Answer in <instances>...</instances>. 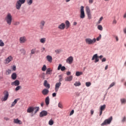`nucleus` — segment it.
<instances>
[{"instance_id":"nucleus-1","label":"nucleus","mask_w":126,"mask_h":126,"mask_svg":"<svg viewBox=\"0 0 126 126\" xmlns=\"http://www.w3.org/2000/svg\"><path fill=\"white\" fill-rule=\"evenodd\" d=\"M5 21H6L8 25H11V23L12 22V15L10 13H8L6 15L5 17Z\"/></svg>"},{"instance_id":"nucleus-2","label":"nucleus","mask_w":126,"mask_h":126,"mask_svg":"<svg viewBox=\"0 0 126 126\" xmlns=\"http://www.w3.org/2000/svg\"><path fill=\"white\" fill-rule=\"evenodd\" d=\"M85 42L87 45H92L96 42V38H94L91 39L90 38H87L85 39Z\"/></svg>"},{"instance_id":"nucleus-3","label":"nucleus","mask_w":126,"mask_h":126,"mask_svg":"<svg viewBox=\"0 0 126 126\" xmlns=\"http://www.w3.org/2000/svg\"><path fill=\"white\" fill-rule=\"evenodd\" d=\"M113 120V117L111 116L110 118L106 119L103 123L101 124V126H105L106 125H110Z\"/></svg>"},{"instance_id":"nucleus-4","label":"nucleus","mask_w":126,"mask_h":126,"mask_svg":"<svg viewBox=\"0 0 126 126\" xmlns=\"http://www.w3.org/2000/svg\"><path fill=\"white\" fill-rule=\"evenodd\" d=\"M80 18L83 19V18H85V13L84 12V6H81L80 9Z\"/></svg>"},{"instance_id":"nucleus-5","label":"nucleus","mask_w":126,"mask_h":126,"mask_svg":"<svg viewBox=\"0 0 126 126\" xmlns=\"http://www.w3.org/2000/svg\"><path fill=\"white\" fill-rule=\"evenodd\" d=\"M4 96L2 98V101H6L7 99H8V97L9 96V94L7 92V91H4L3 92Z\"/></svg>"},{"instance_id":"nucleus-6","label":"nucleus","mask_w":126,"mask_h":126,"mask_svg":"<svg viewBox=\"0 0 126 126\" xmlns=\"http://www.w3.org/2000/svg\"><path fill=\"white\" fill-rule=\"evenodd\" d=\"M86 11L87 12V14L88 15V17L89 19H91L92 15H91V11L90 10V8L89 7L86 6Z\"/></svg>"},{"instance_id":"nucleus-7","label":"nucleus","mask_w":126,"mask_h":126,"mask_svg":"<svg viewBox=\"0 0 126 126\" xmlns=\"http://www.w3.org/2000/svg\"><path fill=\"white\" fill-rule=\"evenodd\" d=\"M66 63L69 64H71L73 63V57L72 56H70L66 60Z\"/></svg>"},{"instance_id":"nucleus-8","label":"nucleus","mask_w":126,"mask_h":126,"mask_svg":"<svg viewBox=\"0 0 126 126\" xmlns=\"http://www.w3.org/2000/svg\"><path fill=\"white\" fill-rule=\"evenodd\" d=\"M27 41V38L25 36H22L20 37L19 42L20 44H24Z\"/></svg>"},{"instance_id":"nucleus-9","label":"nucleus","mask_w":126,"mask_h":126,"mask_svg":"<svg viewBox=\"0 0 126 126\" xmlns=\"http://www.w3.org/2000/svg\"><path fill=\"white\" fill-rule=\"evenodd\" d=\"M94 61V63H98L99 62V57L98 56V54H94L93 56V58H92V61Z\"/></svg>"},{"instance_id":"nucleus-10","label":"nucleus","mask_w":126,"mask_h":126,"mask_svg":"<svg viewBox=\"0 0 126 126\" xmlns=\"http://www.w3.org/2000/svg\"><path fill=\"white\" fill-rule=\"evenodd\" d=\"M46 24V22L44 20H41L39 23V28L40 29H44V26Z\"/></svg>"},{"instance_id":"nucleus-11","label":"nucleus","mask_w":126,"mask_h":126,"mask_svg":"<svg viewBox=\"0 0 126 126\" xmlns=\"http://www.w3.org/2000/svg\"><path fill=\"white\" fill-rule=\"evenodd\" d=\"M13 60L12 56H10L5 60V63H9Z\"/></svg>"},{"instance_id":"nucleus-12","label":"nucleus","mask_w":126,"mask_h":126,"mask_svg":"<svg viewBox=\"0 0 126 126\" xmlns=\"http://www.w3.org/2000/svg\"><path fill=\"white\" fill-rule=\"evenodd\" d=\"M20 84V82L18 80H16L15 81L11 83V85L12 86H18Z\"/></svg>"},{"instance_id":"nucleus-13","label":"nucleus","mask_w":126,"mask_h":126,"mask_svg":"<svg viewBox=\"0 0 126 126\" xmlns=\"http://www.w3.org/2000/svg\"><path fill=\"white\" fill-rule=\"evenodd\" d=\"M61 85H62V83L59 82L57 83L55 85V92H58L59 91V89H60V87H61Z\"/></svg>"},{"instance_id":"nucleus-14","label":"nucleus","mask_w":126,"mask_h":126,"mask_svg":"<svg viewBox=\"0 0 126 126\" xmlns=\"http://www.w3.org/2000/svg\"><path fill=\"white\" fill-rule=\"evenodd\" d=\"M65 28V24L63 23L58 26V29L60 30H64Z\"/></svg>"},{"instance_id":"nucleus-15","label":"nucleus","mask_w":126,"mask_h":126,"mask_svg":"<svg viewBox=\"0 0 126 126\" xmlns=\"http://www.w3.org/2000/svg\"><path fill=\"white\" fill-rule=\"evenodd\" d=\"M48 115V112L46 111L43 110L41 111L39 114V117L41 118L45 117Z\"/></svg>"},{"instance_id":"nucleus-16","label":"nucleus","mask_w":126,"mask_h":126,"mask_svg":"<svg viewBox=\"0 0 126 126\" xmlns=\"http://www.w3.org/2000/svg\"><path fill=\"white\" fill-rule=\"evenodd\" d=\"M66 68L64 66H62V64H59L58 67V70H61L62 71H64Z\"/></svg>"},{"instance_id":"nucleus-17","label":"nucleus","mask_w":126,"mask_h":126,"mask_svg":"<svg viewBox=\"0 0 126 126\" xmlns=\"http://www.w3.org/2000/svg\"><path fill=\"white\" fill-rule=\"evenodd\" d=\"M41 93L44 96H47V95H48V94H49V90H48L47 89H44L42 91Z\"/></svg>"},{"instance_id":"nucleus-18","label":"nucleus","mask_w":126,"mask_h":126,"mask_svg":"<svg viewBox=\"0 0 126 126\" xmlns=\"http://www.w3.org/2000/svg\"><path fill=\"white\" fill-rule=\"evenodd\" d=\"M21 5H22V4L21 3L19 2L18 1H17L16 3V9L19 10L20 9L21 7Z\"/></svg>"},{"instance_id":"nucleus-19","label":"nucleus","mask_w":126,"mask_h":126,"mask_svg":"<svg viewBox=\"0 0 126 126\" xmlns=\"http://www.w3.org/2000/svg\"><path fill=\"white\" fill-rule=\"evenodd\" d=\"M43 85H44V86H45V87H46L48 89H50V84L48 83V81L44 80Z\"/></svg>"},{"instance_id":"nucleus-20","label":"nucleus","mask_w":126,"mask_h":126,"mask_svg":"<svg viewBox=\"0 0 126 126\" xmlns=\"http://www.w3.org/2000/svg\"><path fill=\"white\" fill-rule=\"evenodd\" d=\"M34 112V107H30L27 109V113H33Z\"/></svg>"},{"instance_id":"nucleus-21","label":"nucleus","mask_w":126,"mask_h":126,"mask_svg":"<svg viewBox=\"0 0 126 126\" xmlns=\"http://www.w3.org/2000/svg\"><path fill=\"white\" fill-rule=\"evenodd\" d=\"M14 124H18V125H22V122L18 119H14Z\"/></svg>"},{"instance_id":"nucleus-22","label":"nucleus","mask_w":126,"mask_h":126,"mask_svg":"<svg viewBox=\"0 0 126 126\" xmlns=\"http://www.w3.org/2000/svg\"><path fill=\"white\" fill-rule=\"evenodd\" d=\"M46 60L49 63H52L53 62V58L52 56L48 55L46 56Z\"/></svg>"},{"instance_id":"nucleus-23","label":"nucleus","mask_w":126,"mask_h":126,"mask_svg":"<svg viewBox=\"0 0 126 126\" xmlns=\"http://www.w3.org/2000/svg\"><path fill=\"white\" fill-rule=\"evenodd\" d=\"M65 26L66 29H68V28L70 27V23L69 22V21L67 20L65 21Z\"/></svg>"},{"instance_id":"nucleus-24","label":"nucleus","mask_w":126,"mask_h":126,"mask_svg":"<svg viewBox=\"0 0 126 126\" xmlns=\"http://www.w3.org/2000/svg\"><path fill=\"white\" fill-rule=\"evenodd\" d=\"M11 78L13 80H15L16 78H17V75L16 74V73H13L11 75Z\"/></svg>"},{"instance_id":"nucleus-25","label":"nucleus","mask_w":126,"mask_h":126,"mask_svg":"<svg viewBox=\"0 0 126 126\" xmlns=\"http://www.w3.org/2000/svg\"><path fill=\"white\" fill-rule=\"evenodd\" d=\"M72 76H70L65 78V81H71L72 80Z\"/></svg>"},{"instance_id":"nucleus-26","label":"nucleus","mask_w":126,"mask_h":126,"mask_svg":"<svg viewBox=\"0 0 126 126\" xmlns=\"http://www.w3.org/2000/svg\"><path fill=\"white\" fill-rule=\"evenodd\" d=\"M18 100H19V98H17L14 100V102H12L11 104V108H12V107H14V106H15V104L17 103V102L18 101Z\"/></svg>"},{"instance_id":"nucleus-27","label":"nucleus","mask_w":126,"mask_h":126,"mask_svg":"<svg viewBox=\"0 0 126 126\" xmlns=\"http://www.w3.org/2000/svg\"><path fill=\"white\" fill-rule=\"evenodd\" d=\"M45 103L47 106L50 104V97L49 96H47L45 98Z\"/></svg>"},{"instance_id":"nucleus-28","label":"nucleus","mask_w":126,"mask_h":126,"mask_svg":"<svg viewBox=\"0 0 126 126\" xmlns=\"http://www.w3.org/2000/svg\"><path fill=\"white\" fill-rule=\"evenodd\" d=\"M52 71H53V70H52L51 68H48L46 70V74H51V72H52Z\"/></svg>"},{"instance_id":"nucleus-29","label":"nucleus","mask_w":126,"mask_h":126,"mask_svg":"<svg viewBox=\"0 0 126 126\" xmlns=\"http://www.w3.org/2000/svg\"><path fill=\"white\" fill-rule=\"evenodd\" d=\"M76 76H80V75H82L83 74V72H79V71H77L76 72Z\"/></svg>"},{"instance_id":"nucleus-30","label":"nucleus","mask_w":126,"mask_h":126,"mask_svg":"<svg viewBox=\"0 0 126 126\" xmlns=\"http://www.w3.org/2000/svg\"><path fill=\"white\" fill-rule=\"evenodd\" d=\"M34 111V114H36L37 112H39V110H40V108L39 107H33Z\"/></svg>"},{"instance_id":"nucleus-31","label":"nucleus","mask_w":126,"mask_h":126,"mask_svg":"<svg viewBox=\"0 0 126 126\" xmlns=\"http://www.w3.org/2000/svg\"><path fill=\"white\" fill-rule=\"evenodd\" d=\"M40 43H42V44H45V43H46V38H42L40 39Z\"/></svg>"},{"instance_id":"nucleus-32","label":"nucleus","mask_w":126,"mask_h":126,"mask_svg":"<svg viewBox=\"0 0 126 126\" xmlns=\"http://www.w3.org/2000/svg\"><path fill=\"white\" fill-rule=\"evenodd\" d=\"M106 109V105L104 104L100 106V110L101 111H104Z\"/></svg>"},{"instance_id":"nucleus-33","label":"nucleus","mask_w":126,"mask_h":126,"mask_svg":"<svg viewBox=\"0 0 126 126\" xmlns=\"http://www.w3.org/2000/svg\"><path fill=\"white\" fill-rule=\"evenodd\" d=\"M74 85L75 86H80V85H81V83H80V82H76L75 83H74Z\"/></svg>"},{"instance_id":"nucleus-34","label":"nucleus","mask_w":126,"mask_h":126,"mask_svg":"<svg viewBox=\"0 0 126 126\" xmlns=\"http://www.w3.org/2000/svg\"><path fill=\"white\" fill-rule=\"evenodd\" d=\"M27 3L29 5H31L33 3V0H27Z\"/></svg>"},{"instance_id":"nucleus-35","label":"nucleus","mask_w":126,"mask_h":126,"mask_svg":"<svg viewBox=\"0 0 126 126\" xmlns=\"http://www.w3.org/2000/svg\"><path fill=\"white\" fill-rule=\"evenodd\" d=\"M21 88H22V87L21 86H17L15 90V91H18V90H20V89H21Z\"/></svg>"},{"instance_id":"nucleus-36","label":"nucleus","mask_w":126,"mask_h":126,"mask_svg":"<svg viewBox=\"0 0 126 126\" xmlns=\"http://www.w3.org/2000/svg\"><path fill=\"white\" fill-rule=\"evenodd\" d=\"M121 101L122 104H126V99L125 98L121 99Z\"/></svg>"},{"instance_id":"nucleus-37","label":"nucleus","mask_w":126,"mask_h":126,"mask_svg":"<svg viewBox=\"0 0 126 126\" xmlns=\"http://www.w3.org/2000/svg\"><path fill=\"white\" fill-rule=\"evenodd\" d=\"M49 126H53L54 125V121H53V120H50L49 121Z\"/></svg>"},{"instance_id":"nucleus-38","label":"nucleus","mask_w":126,"mask_h":126,"mask_svg":"<svg viewBox=\"0 0 126 126\" xmlns=\"http://www.w3.org/2000/svg\"><path fill=\"white\" fill-rule=\"evenodd\" d=\"M46 69H47V66H46V65H44L41 70L42 71H46Z\"/></svg>"},{"instance_id":"nucleus-39","label":"nucleus","mask_w":126,"mask_h":126,"mask_svg":"<svg viewBox=\"0 0 126 126\" xmlns=\"http://www.w3.org/2000/svg\"><path fill=\"white\" fill-rule=\"evenodd\" d=\"M91 86V82H86V86H87V87H89Z\"/></svg>"},{"instance_id":"nucleus-40","label":"nucleus","mask_w":126,"mask_h":126,"mask_svg":"<svg viewBox=\"0 0 126 126\" xmlns=\"http://www.w3.org/2000/svg\"><path fill=\"white\" fill-rule=\"evenodd\" d=\"M3 46H4V43H3L2 40L0 39V47H3Z\"/></svg>"},{"instance_id":"nucleus-41","label":"nucleus","mask_w":126,"mask_h":126,"mask_svg":"<svg viewBox=\"0 0 126 126\" xmlns=\"http://www.w3.org/2000/svg\"><path fill=\"white\" fill-rule=\"evenodd\" d=\"M97 29H98V30L102 31V30H103V27H102V26L101 25H98L97 26Z\"/></svg>"},{"instance_id":"nucleus-42","label":"nucleus","mask_w":126,"mask_h":126,"mask_svg":"<svg viewBox=\"0 0 126 126\" xmlns=\"http://www.w3.org/2000/svg\"><path fill=\"white\" fill-rule=\"evenodd\" d=\"M17 1L21 3L22 4L25 3V0H18Z\"/></svg>"},{"instance_id":"nucleus-43","label":"nucleus","mask_w":126,"mask_h":126,"mask_svg":"<svg viewBox=\"0 0 126 126\" xmlns=\"http://www.w3.org/2000/svg\"><path fill=\"white\" fill-rule=\"evenodd\" d=\"M35 53H36V49H32V50H31V54L32 55H34V54H35Z\"/></svg>"},{"instance_id":"nucleus-44","label":"nucleus","mask_w":126,"mask_h":126,"mask_svg":"<svg viewBox=\"0 0 126 126\" xmlns=\"http://www.w3.org/2000/svg\"><path fill=\"white\" fill-rule=\"evenodd\" d=\"M59 82L61 83V82L63 81V76L60 75L59 76Z\"/></svg>"},{"instance_id":"nucleus-45","label":"nucleus","mask_w":126,"mask_h":126,"mask_svg":"<svg viewBox=\"0 0 126 126\" xmlns=\"http://www.w3.org/2000/svg\"><path fill=\"white\" fill-rule=\"evenodd\" d=\"M102 20H103V17H101L98 21V24H100V23H101V21H102Z\"/></svg>"},{"instance_id":"nucleus-46","label":"nucleus","mask_w":126,"mask_h":126,"mask_svg":"<svg viewBox=\"0 0 126 126\" xmlns=\"http://www.w3.org/2000/svg\"><path fill=\"white\" fill-rule=\"evenodd\" d=\"M115 85V83L113 82L111 84V85L109 86V87L108 88V89H110V88H111V87H113Z\"/></svg>"},{"instance_id":"nucleus-47","label":"nucleus","mask_w":126,"mask_h":126,"mask_svg":"<svg viewBox=\"0 0 126 126\" xmlns=\"http://www.w3.org/2000/svg\"><path fill=\"white\" fill-rule=\"evenodd\" d=\"M101 38H102V35L101 34H99V36L96 38L97 41H99L100 40Z\"/></svg>"},{"instance_id":"nucleus-48","label":"nucleus","mask_w":126,"mask_h":126,"mask_svg":"<svg viewBox=\"0 0 126 126\" xmlns=\"http://www.w3.org/2000/svg\"><path fill=\"white\" fill-rule=\"evenodd\" d=\"M6 72H7V74H10V73H11V70L8 69V70H7Z\"/></svg>"},{"instance_id":"nucleus-49","label":"nucleus","mask_w":126,"mask_h":126,"mask_svg":"<svg viewBox=\"0 0 126 126\" xmlns=\"http://www.w3.org/2000/svg\"><path fill=\"white\" fill-rule=\"evenodd\" d=\"M58 106L59 108H61V109H63V105L62 104V103H59L58 104Z\"/></svg>"},{"instance_id":"nucleus-50","label":"nucleus","mask_w":126,"mask_h":126,"mask_svg":"<svg viewBox=\"0 0 126 126\" xmlns=\"http://www.w3.org/2000/svg\"><path fill=\"white\" fill-rule=\"evenodd\" d=\"M74 113V110H71V111L70 113L69 116H72V115H73Z\"/></svg>"},{"instance_id":"nucleus-51","label":"nucleus","mask_w":126,"mask_h":126,"mask_svg":"<svg viewBox=\"0 0 126 126\" xmlns=\"http://www.w3.org/2000/svg\"><path fill=\"white\" fill-rule=\"evenodd\" d=\"M12 68L14 71H15V70H16V66L13 65Z\"/></svg>"},{"instance_id":"nucleus-52","label":"nucleus","mask_w":126,"mask_h":126,"mask_svg":"<svg viewBox=\"0 0 126 126\" xmlns=\"http://www.w3.org/2000/svg\"><path fill=\"white\" fill-rule=\"evenodd\" d=\"M103 113V110H99V116H102V114Z\"/></svg>"},{"instance_id":"nucleus-53","label":"nucleus","mask_w":126,"mask_h":126,"mask_svg":"<svg viewBox=\"0 0 126 126\" xmlns=\"http://www.w3.org/2000/svg\"><path fill=\"white\" fill-rule=\"evenodd\" d=\"M19 22H15L14 24V25H19Z\"/></svg>"},{"instance_id":"nucleus-54","label":"nucleus","mask_w":126,"mask_h":126,"mask_svg":"<svg viewBox=\"0 0 126 126\" xmlns=\"http://www.w3.org/2000/svg\"><path fill=\"white\" fill-rule=\"evenodd\" d=\"M113 24H117V20L116 19H114L113 21Z\"/></svg>"},{"instance_id":"nucleus-55","label":"nucleus","mask_w":126,"mask_h":126,"mask_svg":"<svg viewBox=\"0 0 126 126\" xmlns=\"http://www.w3.org/2000/svg\"><path fill=\"white\" fill-rule=\"evenodd\" d=\"M94 0H89V3H93Z\"/></svg>"},{"instance_id":"nucleus-56","label":"nucleus","mask_w":126,"mask_h":126,"mask_svg":"<svg viewBox=\"0 0 126 126\" xmlns=\"http://www.w3.org/2000/svg\"><path fill=\"white\" fill-rule=\"evenodd\" d=\"M52 96H53V97H56V96H57V93H54L52 94Z\"/></svg>"},{"instance_id":"nucleus-57","label":"nucleus","mask_w":126,"mask_h":126,"mask_svg":"<svg viewBox=\"0 0 126 126\" xmlns=\"http://www.w3.org/2000/svg\"><path fill=\"white\" fill-rule=\"evenodd\" d=\"M91 115H93L94 114V110L92 109L91 110Z\"/></svg>"},{"instance_id":"nucleus-58","label":"nucleus","mask_w":126,"mask_h":126,"mask_svg":"<svg viewBox=\"0 0 126 126\" xmlns=\"http://www.w3.org/2000/svg\"><path fill=\"white\" fill-rule=\"evenodd\" d=\"M71 74V73L70 71H68L66 72L67 75H70Z\"/></svg>"},{"instance_id":"nucleus-59","label":"nucleus","mask_w":126,"mask_h":126,"mask_svg":"<svg viewBox=\"0 0 126 126\" xmlns=\"http://www.w3.org/2000/svg\"><path fill=\"white\" fill-rule=\"evenodd\" d=\"M45 47H42V48H41L42 52V53H44V51H45Z\"/></svg>"},{"instance_id":"nucleus-60","label":"nucleus","mask_w":126,"mask_h":126,"mask_svg":"<svg viewBox=\"0 0 126 126\" xmlns=\"http://www.w3.org/2000/svg\"><path fill=\"white\" fill-rule=\"evenodd\" d=\"M101 62L102 63H104V62H106V58H103L101 60Z\"/></svg>"},{"instance_id":"nucleus-61","label":"nucleus","mask_w":126,"mask_h":126,"mask_svg":"<svg viewBox=\"0 0 126 126\" xmlns=\"http://www.w3.org/2000/svg\"><path fill=\"white\" fill-rule=\"evenodd\" d=\"M55 53H56L57 54H59L60 53V50H55Z\"/></svg>"},{"instance_id":"nucleus-62","label":"nucleus","mask_w":126,"mask_h":126,"mask_svg":"<svg viewBox=\"0 0 126 126\" xmlns=\"http://www.w3.org/2000/svg\"><path fill=\"white\" fill-rule=\"evenodd\" d=\"M126 117H124L123 119L122 120V122H123V123L124 122H126Z\"/></svg>"},{"instance_id":"nucleus-63","label":"nucleus","mask_w":126,"mask_h":126,"mask_svg":"<svg viewBox=\"0 0 126 126\" xmlns=\"http://www.w3.org/2000/svg\"><path fill=\"white\" fill-rule=\"evenodd\" d=\"M123 31H124V32L125 33V34H126V28H125V29L123 30Z\"/></svg>"},{"instance_id":"nucleus-64","label":"nucleus","mask_w":126,"mask_h":126,"mask_svg":"<svg viewBox=\"0 0 126 126\" xmlns=\"http://www.w3.org/2000/svg\"><path fill=\"white\" fill-rule=\"evenodd\" d=\"M123 17L124 18H126V12L124 14Z\"/></svg>"}]
</instances>
